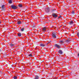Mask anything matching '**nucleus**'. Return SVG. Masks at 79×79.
<instances>
[{"instance_id": "obj_20", "label": "nucleus", "mask_w": 79, "mask_h": 79, "mask_svg": "<svg viewBox=\"0 0 79 79\" xmlns=\"http://www.w3.org/2000/svg\"><path fill=\"white\" fill-rule=\"evenodd\" d=\"M24 28H22V29H21V31H24Z\"/></svg>"}, {"instance_id": "obj_19", "label": "nucleus", "mask_w": 79, "mask_h": 79, "mask_svg": "<svg viewBox=\"0 0 79 79\" xmlns=\"http://www.w3.org/2000/svg\"><path fill=\"white\" fill-rule=\"evenodd\" d=\"M14 79H17V77L15 76V77H14Z\"/></svg>"}, {"instance_id": "obj_8", "label": "nucleus", "mask_w": 79, "mask_h": 79, "mask_svg": "<svg viewBox=\"0 0 79 79\" xmlns=\"http://www.w3.org/2000/svg\"><path fill=\"white\" fill-rule=\"evenodd\" d=\"M73 24V22L72 21H71L69 22V24L70 25H72Z\"/></svg>"}, {"instance_id": "obj_9", "label": "nucleus", "mask_w": 79, "mask_h": 79, "mask_svg": "<svg viewBox=\"0 0 79 79\" xmlns=\"http://www.w3.org/2000/svg\"><path fill=\"white\" fill-rule=\"evenodd\" d=\"M10 46L12 47H14L15 46V45H14V44H10Z\"/></svg>"}, {"instance_id": "obj_24", "label": "nucleus", "mask_w": 79, "mask_h": 79, "mask_svg": "<svg viewBox=\"0 0 79 79\" xmlns=\"http://www.w3.org/2000/svg\"><path fill=\"white\" fill-rule=\"evenodd\" d=\"M61 18V16H60L58 18Z\"/></svg>"}, {"instance_id": "obj_2", "label": "nucleus", "mask_w": 79, "mask_h": 79, "mask_svg": "<svg viewBox=\"0 0 79 79\" xmlns=\"http://www.w3.org/2000/svg\"><path fill=\"white\" fill-rule=\"evenodd\" d=\"M52 36L53 38H56V34L55 33H52Z\"/></svg>"}, {"instance_id": "obj_22", "label": "nucleus", "mask_w": 79, "mask_h": 79, "mask_svg": "<svg viewBox=\"0 0 79 79\" xmlns=\"http://www.w3.org/2000/svg\"><path fill=\"white\" fill-rule=\"evenodd\" d=\"M77 35L79 37V33H77Z\"/></svg>"}, {"instance_id": "obj_5", "label": "nucleus", "mask_w": 79, "mask_h": 79, "mask_svg": "<svg viewBox=\"0 0 79 79\" xmlns=\"http://www.w3.org/2000/svg\"><path fill=\"white\" fill-rule=\"evenodd\" d=\"M47 29V28L45 27H44L43 28V29H42V31H43V32H45L46 30Z\"/></svg>"}, {"instance_id": "obj_26", "label": "nucleus", "mask_w": 79, "mask_h": 79, "mask_svg": "<svg viewBox=\"0 0 79 79\" xmlns=\"http://www.w3.org/2000/svg\"><path fill=\"white\" fill-rule=\"evenodd\" d=\"M1 22H0V24H1Z\"/></svg>"}, {"instance_id": "obj_25", "label": "nucleus", "mask_w": 79, "mask_h": 79, "mask_svg": "<svg viewBox=\"0 0 79 79\" xmlns=\"http://www.w3.org/2000/svg\"><path fill=\"white\" fill-rule=\"evenodd\" d=\"M78 56H79V54H78Z\"/></svg>"}, {"instance_id": "obj_12", "label": "nucleus", "mask_w": 79, "mask_h": 79, "mask_svg": "<svg viewBox=\"0 0 79 79\" xmlns=\"http://www.w3.org/2000/svg\"><path fill=\"white\" fill-rule=\"evenodd\" d=\"M18 36L19 37L21 36V33H18Z\"/></svg>"}, {"instance_id": "obj_4", "label": "nucleus", "mask_w": 79, "mask_h": 79, "mask_svg": "<svg viewBox=\"0 0 79 79\" xmlns=\"http://www.w3.org/2000/svg\"><path fill=\"white\" fill-rule=\"evenodd\" d=\"M52 16H53L54 18H56V17H57L58 16V15H56L55 14H52Z\"/></svg>"}, {"instance_id": "obj_3", "label": "nucleus", "mask_w": 79, "mask_h": 79, "mask_svg": "<svg viewBox=\"0 0 79 79\" xmlns=\"http://www.w3.org/2000/svg\"><path fill=\"white\" fill-rule=\"evenodd\" d=\"M45 11L47 13H48L50 11V9L49 8H48L46 9Z\"/></svg>"}, {"instance_id": "obj_7", "label": "nucleus", "mask_w": 79, "mask_h": 79, "mask_svg": "<svg viewBox=\"0 0 79 79\" xmlns=\"http://www.w3.org/2000/svg\"><path fill=\"white\" fill-rule=\"evenodd\" d=\"M55 47H57V48H60V46L59 45H58V44H55Z\"/></svg>"}, {"instance_id": "obj_11", "label": "nucleus", "mask_w": 79, "mask_h": 79, "mask_svg": "<svg viewBox=\"0 0 79 79\" xmlns=\"http://www.w3.org/2000/svg\"><path fill=\"white\" fill-rule=\"evenodd\" d=\"M9 3L10 4L12 3V1L11 0H9Z\"/></svg>"}, {"instance_id": "obj_13", "label": "nucleus", "mask_w": 79, "mask_h": 79, "mask_svg": "<svg viewBox=\"0 0 79 79\" xmlns=\"http://www.w3.org/2000/svg\"><path fill=\"white\" fill-rule=\"evenodd\" d=\"M35 79H39V76H38L37 75H36L35 76Z\"/></svg>"}, {"instance_id": "obj_21", "label": "nucleus", "mask_w": 79, "mask_h": 79, "mask_svg": "<svg viewBox=\"0 0 79 79\" xmlns=\"http://www.w3.org/2000/svg\"><path fill=\"white\" fill-rule=\"evenodd\" d=\"M74 11H73L72 12V14H74Z\"/></svg>"}, {"instance_id": "obj_18", "label": "nucleus", "mask_w": 79, "mask_h": 79, "mask_svg": "<svg viewBox=\"0 0 79 79\" xmlns=\"http://www.w3.org/2000/svg\"><path fill=\"white\" fill-rule=\"evenodd\" d=\"M19 7H22L23 6L21 4H20L19 5Z\"/></svg>"}, {"instance_id": "obj_10", "label": "nucleus", "mask_w": 79, "mask_h": 79, "mask_svg": "<svg viewBox=\"0 0 79 79\" xmlns=\"http://www.w3.org/2000/svg\"><path fill=\"white\" fill-rule=\"evenodd\" d=\"M17 24H21V22L20 21H18Z\"/></svg>"}, {"instance_id": "obj_15", "label": "nucleus", "mask_w": 79, "mask_h": 79, "mask_svg": "<svg viewBox=\"0 0 79 79\" xmlns=\"http://www.w3.org/2000/svg\"><path fill=\"white\" fill-rule=\"evenodd\" d=\"M2 9H4L5 8V5H3L2 6Z\"/></svg>"}, {"instance_id": "obj_17", "label": "nucleus", "mask_w": 79, "mask_h": 79, "mask_svg": "<svg viewBox=\"0 0 79 79\" xmlns=\"http://www.w3.org/2000/svg\"><path fill=\"white\" fill-rule=\"evenodd\" d=\"M28 56H30V57H31V56H32V55L31 54H29L28 55Z\"/></svg>"}, {"instance_id": "obj_16", "label": "nucleus", "mask_w": 79, "mask_h": 79, "mask_svg": "<svg viewBox=\"0 0 79 79\" xmlns=\"http://www.w3.org/2000/svg\"><path fill=\"white\" fill-rule=\"evenodd\" d=\"M60 42L61 44H63V43H64V41H60Z\"/></svg>"}, {"instance_id": "obj_1", "label": "nucleus", "mask_w": 79, "mask_h": 79, "mask_svg": "<svg viewBox=\"0 0 79 79\" xmlns=\"http://www.w3.org/2000/svg\"><path fill=\"white\" fill-rule=\"evenodd\" d=\"M11 8H12V9H14V10H16V9H17V7H16V6L15 5H11Z\"/></svg>"}, {"instance_id": "obj_23", "label": "nucleus", "mask_w": 79, "mask_h": 79, "mask_svg": "<svg viewBox=\"0 0 79 79\" xmlns=\"http://www.w3.org/2000/svg\"><path fill=\"white\" fill-rule=\"evenodd\" d=\"M49 43H50V42H49L46 43V44L48 45V44H49Z\"/></svg>"}, {"instance_id": "obj_6", "label": "nucleus", "mask_w": 79, "mask_h": 79, "mask_svg": "<svg viewBox=\"0 0 79 79\" xmlns=\"http://www.w3.org/2000/svg\"><path fill=\"white\" fill-rule=\"evenodd\" d=\"M58 53H59L60 54H62L63 53V52H62L61 50H59Z\"/></svg>"}, {"instance_id": "obj_14", "label": "nucleus", "mask_w": 79, "mask_h": 79, "mask_svg": "<svg viewBox=\"0 0 79 79\" xmlns=\"http://www.w3.org/2000/svg\"><path fill=\"white\" fill-rule=\"evenodd\" d=\"M40 46L41 47H45V44H40Z\"/></svg>"}]
</instances>
